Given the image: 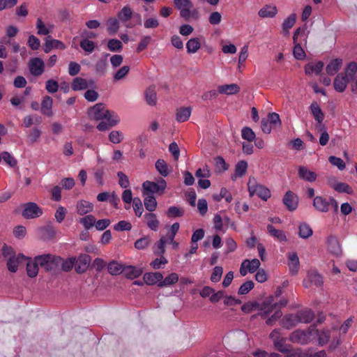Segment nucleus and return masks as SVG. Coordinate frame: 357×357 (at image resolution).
I'll return each instance as SVG.
<instances>
[{
  "mask_svg": "<svg viewBox=\"0 0 357 357\" xmlns=\"http://www.w3.org/2000/svg\"><path fill=\"white\" fill-rule=\"evenodd\" d=\"M321 275L316 271L312 270L307 272V276L303 280V286L305 288H310L313 286L321 287L323 284Z\"/></svg>",
  "mask_w": 357,
  "mask_h": 357,
  "instance_id": "9",
  "label": "nucleus"
},
{
  "mask_svg": "<svg viewBox=\"0 0 357 357\" xmlns=\"http://www.w3.org/2000/svg\"><path fill=\"white\" fill-rule=\"evenodd\" d=\"M184 211L183 208L177 207V206H170L167 211V215L169 218H177L181 217L183 215Z\"/></svg>",
  "mask_w": 357,
  "mask_h": 357,
  "instance_id": "63",
  "label": "nucleus"
},
{
  "mask_svg": "<svg viewBox=\"0 0 357 357\" xmlns=\"http://www.w3.org/2000/svg\"><path fill=\"white\" fill-rule=\"evenodd\" d=\"M162 275L159 272L146 273L143 276L144 282L148 285L158 284L161 283Z\"/></svg>",
  "mask_w": 357,
  "mask_h": 357,
  "instance_id": "21",
  "label": "nucleus"
},
{
  "mask_svg": "<svg viewBox=\"0 0 357 357\" xmlns=\"http://www.w3.org/2000/svg\"><path fill=\"white\" fill-rule=\"evenodd\" d=\"M79 222L82 224L86 230H89L95 225L96 218L92 215H87L80 218Z\"/></svg>",
  "mask_w": 357,
  "mask_h": 357,
  "instance_id": "55",
  "label": "nucleus"
},
{
  "mask_svg": "<svg viewBox=\"0 0 357 357\" xmlns=\"http://www.w3.org/2000/svg\"><path fill=\"white\" fill-rule=\"evenodd\" d=\"M142 273V270L132 266H127L124 267L123 274L128 279H135L138 278Z\"/></svg>",
  "mask_w": 357,
  "mask_h": 357,
  "instance_id": "39",
  "label": "nucleus"
},
{
  "mask_svg": "<svg viewBox=\"0 0 357 357\" xmlns=\"http://www.w3.org/2000/svg\"><path fill=\"white\" fill-rule=\"evenodd\" d=\"M93 208V204L86 200H79L76 204V211L79 215H84L92 212Z\"/></svg>",
  "mask_w": 357,
  "mask_h": 357,
  "instance_id": "28",
  "label": "nucleus"
},
{
  "mask_svg": "<svg viewBox=\"0 0 357 357\" xmlns=\"http://www.w3.org/2000/svg\"><path fill=\"white\" fill-rule=\"evenodd\" d=\"M107 30L109 34L116 33L119 29V22L116 18H109L107 21Z\"/></svg>",
  "mask_w": 357,
  "mask_h": 357,
  "instance_id": "53",
  "label": "nucleus"
},
{
  "mask_svg": "<svg viewBox=\"0 0 357 357\" xmlns=\"http://www.w3.org/2000/svg\"><path fill=\"white\" fill-rule=\"evenodd\" d=\"M317 337L319 344L321 346L330 343L331 348H335L340 344V333L335 328L318 332Z\"/></svg>",
  "mask_w": 357,
  "mask_h": 357,
  "instance_id": "3",
  "label": "nucleus"
},
{
  "mask_svg": "<svg viewBox=\"0 0 357 357\" xmlns=\"http://www.w3.org/2000/svg\"><path fill=\"white\" fill-rule=\"evenodd\" d=\"M278 304L276 302H274L273 296H270L261 305H259L260 314L262 317H266L275 310Z\"/></svg>",
  "mask_w": 357,
  "mask_h": 357,
  "instance_id": "12",
  "label": "nucleus"
},
{
  "mask_svg": "<svg viewBox=\"0 0 357 357\" xmlns=\"http://www.w3.org/2000/svg\"><path fill=\"white\" fill-rule=\"evenodd\" d=\"M349 81L343 73H339L335 78L333 86L336 91L342 93L345 91Z\"/></svg>",
  "mask_w": 357,
  "mask_h": 357,
  "instance_id": "30",
  "label": "nucleus"
},
{
  "mask_svg": "<svg viewBox=\"0 0 357 357\" xmlns=\"http://www.w3.org/2000/svg\"><path fill=\"white\" fill-rule=\"evenodd\" d=\"M104 119L107 120V122L110 126L114 127L120 122L119 116L113 111H110L107 109Z\"/></svg>",
  "mask_w": 357,
  "mask_h": 357,
  "instance_id": "49",
  "label": "nucleus"
},
{
  "mask_svg": "<svg viewBox=\"0 0 357 357\" xmlns=\"http://www.w3.org/2000/svg\"><path fill=\"white\" fill-rule=\"evenodd\" d=\"M24 264H26V273L28 276L30 278L36 277L38 273V265H40L36 260V257L34 259L26 258Z\"/></svg>",
  "mask_w": 357,
  "mask_h": 357,
  "instance_id": "31",
  "label": "nucleus"
},
{
  "mask_svg": "<svg viewBox=\"0 0 357 357\" xmlns=\"http://www.w3.org/2000/svg\"><path fill=\"white\" fill-rule=\"evenodd\" d=\"M90 84L92 85L93 82L92 81L88 82L86 79L77 77L73 79L71 88L73 91L85 90L89 87Z\"/></svg>",
  "mask_w": 357,
  "mask_h": 357,
  "instance_id": "27",
  "label": "nucleus"
},
{
  "mask_svg": "<svg viewBox=\"0 0 357 357\" xmlns=\"http://www.w3.org/2000/svg\"><path fill=\"white\" fill-rule=\"evenodd\" d=\"M298 324L299 321L296 314H289L282 319V326L287 329L295 327Z\"/></svg>",
  "mask_w": 357,
  "mask_h": 357,
  "instance_id": "48",
  "label": "nucleus"
},
{
  "mask_svg": "<svg viewBox=\"0 0 357 357\" xmlns=\"http://www.w3.org/2000/svg\"><path fill=\"white\" fill-rule=\"evenodd\" d=\"M108 137L109 141L113 144H119L124 139L123 132L119 130H112L109 132Z\"/></svg>",
  "mask_w": 357,
  "mask_h": 357,
  "instance_id": "60",
  "label": "nucleus"
},
{
  "mask_svg": "<svg viewBox=\"0 0 357 357\" xmlns=\"http://www.w3.org/2000/svg\"><path fill=\"white\" fill-rule=\"evenodd\" d=\"M36 26L37 29V33L38 35L47 36L54 29L53 24H45L41 18L38 17L36 20Z\"/></svg>",
  "mask_w": 357,
  "mask_h": 357,
  "instance_id": "33",
  "label": "nucleus"
},
{
  "mask_svg": "<svg viewBox=\"0 0 357 357\" xmlns=\"http://www.w3.org/2000/svg\"><path fill=\"white\" fill-rule=\"evenodd\" d=\"M155 168L159 174L165 177L168 176L170 172L167 162L162 159H159L156 161Z\"/></svg>",
  "mask_w": 357,
  "mask_h": 357,
  "instance_id": "54",
  "label": "nucleus"
},
{
  "mask_svg": "<svg viewBox=\"0 0 357 357\" xmlns=\"http://www.w3.org/2000/svg\"><path fill=\"white\" fill-rule=\"evenodd\" d=\"M240 87L236 84H223L218 87V93L226 95H233L237 93Z\"/></svg>",
  "mask_w": 357,
  "mask_h": 357,
  "instance_id": "37",
  "label": "nucleus"
},
{
  "mask_svg": "<svg viewBox=\"0 0 357 357\" xmlns=\"http://www.w3.org/2000/svg\"><path fill=\"white\" fill-rule=\"evenodd\" d=\"M296 17L295 14H291L282 24L283 31L288 34L289 30L294 25Z\"/></svg>",
  "mask_w": 357,
  "mask_h": 357,
  "instance_id": "61",
  "label": "nucleus"
},
{
  "mask_svg": "<svg viewBox=\"0 0 357 357\" xmlns=\"http://www.w3.org/2000/svg\"><path fill=\"white\" fill-rule=\"evenodd\" d=\"M310 109L314 120L318 123L319 126L322 128L321 123L324 119V114L320 105L317 102H313L310 106Z\"/></svg>",
  "mask_w": 357,
  "mask_h": 357,
  "instance_id": "26",
  "label": "nucleus"
},
{
  "mask_svg": "<svg viewBox=\"0 0 357 357\" xmlns=\"http://www.w3.org/2000/svg\"><path fill=\"white\" fill-rule=\"evenodd\" d=\"M91 259L89 255H82L77 260L75 259V268L77 273H84L88 268Z\"/></svg>",
  "mask_w": 357,
  "mask_h": 357,
  "instance_id": "16",
  "label": "nucleus"
},
{
  "mask_svg": "<svg viewBox=\"0 0 357 357\" xmlns=\"http://www.w3.org/2000/svg\"><path fill=\"white\" fill-rule=\"evenodd\" d=\"M26 261V257L23 255H17L10 257L8 259L7 266L10 272L15 273L17 271L20 266L24 265Z\"/></svg>",
  "mask_w": 357,
  "mask_h": 357,
  "instance_id": "13",
  "label": "nucleus"
},
{
  "mask_svg": "<svg viewBox=\"0 0 357 357\" xmlns=\"http://www.w3.org/2000/svg\"><path fill=\"white\" fill-rule=\"evenodd\" d=\"M167 187L166 181L160 178L157 180L156 182H152L149 181H146L144 182L142 184L143 193L149 194V193H160L162 194Z\"/></svg>",
  "mask_w": 357,
  "mask_h": 357,
  "instance_id": "6",
  "label": "nucleus"
},
{
  "mask_svg": "<svg viewBox=\"0 0 357 357\" xmlns=\"http://www.w3.org/2000/svg\"><path fill=\"white\" fill-rule=\"evenodd\" d=\"M107 47L111 52H120L122 48V43L118 39H110L107 43Z\"/></svg>",
  "mask_w": 357,
  "mask_h": 357,
  "instance_id": "62",
  "label": "nucleus"
},
{
  "mask_svg": "<svg viewBox=\"0 0 357 357\" xmlns=\"http://www.w3.org/2000/svg\"><path fill=\"white\" fill-rule=\"evenodd\" d=\"M190 107H180L176 111V118L178 122H185L188 120L191 115Z\"/></svg>",
  "mask_w": 357,
  "mask_h": 357,
  "instance_id": "40",
  "label": "nucleus"
},
{
  "mask_svg": "<svg viewBox=\"0 0 357 357\" xmlns=\"http://www.w3.org/2000/svg\"><path fill=\"white\" fill-rule=\"evenodd\" d=\"M41 136V131L38 128H33L31 130H29L28 135H27V139L29 143L30 144H34L39 141Z\"/></svg>",
  "mask_w": 357,
  "mask_h": 357,
  "instance_id": "56",
  "label": "nucleus"
},
{
  "mask_svg": "<svg viewBox=\"0 0 357 357\" xmlns=\"http://www.w3.org/2000/svg\"><path fill=\"white\" fill-rule=\"evenodd\" d=\"M144 204L147 211L153 212L156 209L157 201L153 195H148L144 199Z\"/></svg>",
  "mask_w": 357,
  "mask_h": 357,
  "instance_id": "57",
  "label": "nucleus"
},
{
  "mask_svg": "<svg viewBox=\"0 0 357 357\" xmlns=\"http://www.w3.org/2000/svg\"><path fill=\"white\" fill-rule=\"evenodd\" d=\"M326 243L327 249L331 253L335 255L341 254V247L336 237L333 236H328L326 240Z\"/></svg>",
  "mask_w": 357,
  "mask_h": 357,
  "instance_id": "25",
  "label": "nucleus"
},
{
  "mask_svg": "<svg viewBox=\"0 0 357 357\" xmlns=\"http://www.w3.org/2000/svg\"><path fill=\"white\" fill-rule=\"evenodd\" d=\"M278 13L277 7L273 4H266L258 12V15L262 18H272Z\"/></svg>",
  "mask_w": 357,
  "mask_h": 357,
  "instance_id": "29",
  "label": "nucleus"
},
{
  "mask_svg": "<svg viewBox=\"0 0 357 357\" xmlns=\"http://www.w3.org/2000/svg\"><path fill=\"white\" fill-rule=\"evenodd\" d=\"M330 185L337 192H347L348 194H351L352 192L350 186L345 183L337 182L336 181H330Z\"/></svg>",
  "mask_w": 357,
  "mask_h": 357,
  "instance_id": "47",
  "label": "nucleus"
},
{
  "mask_svg": "<svg viewBox=\"0 0 357 357\" xmlns=\"http://www.w3.org/2000/svg\"><path fill=\"white\" fill-rule=\"evenodd\" d=\"M42 214V208L34 202H28L23 205L22 215L26 219L36 218Z\"/></svg>",
  "mask_w": 357,
  "mask_h": 357,
  "instance_id": "7",
  "label": "nucleus"
},
{
  "mask_svg": "<svg viewBox=\"0 0 357 357\" xmlns=\"http://www.w3.org/2000/svg\"><path fill=\"white\" fill-rule=\"evenodd\" d=\"M324 66V63L320 61L308 63L304 67L305 73L307 75H319L322 71Z\"/></svg>",
  "mask_w": 357,
  "mask_h": 357,
  "instance_id": "22",
  "label": "nucleus"
},
{
  "mask_svg": "<svg viewBox=\"0 0 357 357\" xmlns=\"http://www.w3.org/2000/svg\"><path fill=\"white\" fill-rule=\"evenodd\" d=\"M318 331L311 326L307 331L296 330L289 336V340L294 343L307 344L317 338Z\"/></svg>",
  "mask_w": 357,
  "mask_h": 357,
  "instance_id": "2",
  "label": "nucleus"
},
{
  "mask_svg": "<svg viewBox=\"0 0 357 357\" xmlns=\"http://www.w3.org/2000/svg\"><path fill=\"white\" fill-rule=\"evenodd\" d=\"M298 176L301 179L310 183L315 181L317 177L315 172L311 171L305 166L298 167Z\"/></svg>",
  "mask_w": 357,
  "mask_h": 357,
  "instance_id": "19",
  "label": "nucleus"
},
{
  "mask_svg": "<svg viewBox=\"0 0 357 357\" xmlns=\"http://www.w3.org/2000/svg\"><path fill=\"white\" fill-rule=\"evenodd\" d=\"M80 47L88 54L93 52L96 47V44L88 38H83L80 41Z\"/></svg>",
  "mask_w": 357,
  "mask_h": 357,
  "instance_id": "58",
  "label": "nucleus"
},
{
  "mask_svg": "<svg viewBox=\"0 0 357 357\" xmlns=\"http://www.w3.org/2000/svg\"><path fill=\"white\" fill-rule=\"evenodd\" d=\"M145 98L146 103L151 106H155L157 103V95L155 88L149 87L145 91Z\"/></svg>",
  "mask_w": 357,
  "mask_h": 357,
  "instance_id": "46",
  "label": "nucleus"
},
{
  "mask_svg": "<svg viewBox=\"0 0 357 357\" xmlns=\"http://www.w3.org/2000/svg\"><path fill=\"white\" fill-rule=\"evenodd\" d=\"M303 31L301 28L297 29L294 34L293 40L294 47L293 50L294 56L298 60H303L305 58V53L301 45L298 43V38L300 33Z\"/></svg>",
  "mask_w": 357,
  "mask_h": 357,
  "instance_id": "14",
  "label": "nucleus"
},
{
  "mask_svg": "<svg viewBox=\"0 0 357 357\" xmlns=\"http://www.w3.org/2000/svg\"><path fill=\"white\" fill-rule=\"evenodd\" d=\"M357 73V63L356 62H350L347 64L344 69V72L342 73L345 77L350 82L354 79Z\"/></svg>",
  "mask_w": 357,
  "mask_h": 357,
  "instance_id": "43",
  "label": "nucleus"
},
{
  "mask_svg": "<svg viewBox=\"0 0 357 357\" xmlns=\"http://www.w3.org/2000/svg\"><path fill=\"white\" fill-rule=\"evenodd\" d=\"M330 197L316 196L313 199V206L319 212L327 213L329 211Z\"/></svg>",
  "mask_w": 357,
  "mask_h": 357,
  "instance_id": "15",
  "label": "nucleus"
},
{
  "mask_svg": "<svg viewBox=\"0 0 357 357\" xmlns=\"http://www.w3.org/2000/svg\"><path fill=\"white\" fill-rule=\"evenodd\" d=\"M342 60L341 59H333L326 66V70L328 75H335L342 68Z\"/></svg>",
  "mask_w": 357,
  "mask_h": 357,
  "instance_id": "34",
  "label": "nucleus"
},
{
  "mask_svg": "<svg viewBox=\"0 0 357 357\" xmlns=\"http://www.w3.org/2000/svg\"><path fill=\"white\" fill-rule=\"evenodd\" d=\"M312 229L308 224L302 222L298 225V235L300 238L306 239L312 236Z\"/></svg>",
  "mask_w": 357,
  "mask_h": 357,
  "instance_id": "42",
  "label": "nucleus"
},
{
  "mask_svg": "<svg viewBox=\"0 0 357 357\" xmlns=\"http://www.w3.org/2000/svg\"><path fill=\"white\" fill-rule=\"evenodd\" d=\"M297 317V319H298L299 323H309L314 318V314L313 312L310 310H304L298 312L296 314Z\"/></svg>",
  "mask_w": 357,
  "mask_h": 357,
  "instance_id": "50",
  "label": "nucleus"
},
{
  "mask_svg": "<svg viewBox=\"0 0 357 357\" xmlns=\"http://www.w3.org/2000/svg\"><path fill=\"white\" fill-rule=\"evenodd\" d=\"M53 100L50 96H45L41 103V112L45 116H52Z\"/></svg>",
  "mask_w": 357,
  "mask_h": 357,
  "instance_id": "36",
  "label": "nucleus"
},
{
  "mask_svg": "<svg viewBox=\"0 0 357 357\" xmlns=\"http://www.w3.org/2000/svg\"><path fill=\"white\" fill-rule=\"evenodd\" d=\"M328 161L331 165L337 167L340 171L344 170L346 167L344 162L340 158L331 155L328 158Z\"/></svg>",
  "mask_w": 357,
  "mask_h": 357,
  "instance_id": "64",
  "label": "nucleus"
},
{
  "mask_svg": "<svg viewBox=\"0 0 357 357\" xmlns=\"http://www.w3.org/2000/svg\"><path fill=\"white\" fill-rule=\"evenodd\" d=\"M167 229L166 235L161 236L153 245V252L158 255H162L165 252V246L168 244V227Z\"/></svg>",
  "mask_w": 357,
  "mask_h": 357,
  "instance_id": "24",
  "label": "nucleus"
},
{
  "mask_svg": "<svg viewBox=\"0 0 357 357\" xmlns=\"http://www.w3.org/2000/svg\"><path fill=\"white\" fill-rule=\"evenodd\" d=\"M148 227L153 231H157L160 222L156 218V215L153 213H146L145 215Z\"/></svg>",
  "mask_w": 357,
  "mask_h": 357,
  "instance_id": "45",
  "label": "nucleus"
},
{
  "mask_svg": "<svg viewBox=\"0 0 357 357\" xmlns=\"http://www.w3.org/2000/svg\"><path fill=\"white\" fill-rule=\"evenodd\" d=\"M248 169V163L244 161H240L238 162L235 167V172L231 176V179L233 181H236V179L242 177L247 172Z\"/></svg>",
  "mask_w": 357,
  "mask_h": 357,
  "instance_id": "38",
  "label": "nucleus"
},
{
  "mask_svg": "<svg viewBox=\"0 0 357 357\" xmlns=\"http://www.w3.org/2000/svg\"><path fill=\"white\" fill-rule=\"evenodd\" d=\"M124 267L125 266L121 264L116 261H112L108 265V271L113 275H119L123 273Z\"/></svg>",
  "mask_w": 357,
  "mask_h": 357,
  "instance_id": "52",
  "label": "nucleus"
},
{
  "mask_svg": "<svg viewBox=\"0 0 357 357\" xmlns=\"http://www.w3.org/2000/svg\"><path fill=\"white\" fill-rule=\"evenodd\" d=\"M186 49L188 54H195L201 48V40L199 38L195 37L189 39L186 43Z\"/></svg>",
  "mask_w": 357,
  "mask_h": 357,
  "instance_id": "35",
  "label": "nucleus"
},
{
  "mask_svg": "<svg viewBox=\"0 0 357 357\" xmlns=\"http://www.w3.org/2000/svg\"><path fill=\"white\" fill-rule=\"evenodd\" d=\"M178 275L176 273H172L167 275L165 279H162L161 283L159 284L160 287H164L172 285L178 281Z\"/></svg>",
  "mask_w": 357,
  "mask_h": 357,
  "instance_id": "51",
  "label": "nucleus"
},
{
  "mask_svg": "<svg viewBox=\"0 0 357 357\" xmlns=\"http://www.w3.org/2000/svg\"><path fill=\"white\" fill-rule=\"evenodd\" d=\"M66 45L60 40L53 39L48 36L45 39V43L44 47V51L46 53H49L53 49L64 50Z\"/></svg>",
  "mask_w": 357,
  "mask_h": 357,
  "instance_id": "23",
  "label": "nucleus"
},
{
  "mask_svg": "<svg viewBox=\"0 0 357 357\" xmlns=\"http://www.w3.org/2000/svg\"><path fill=\"white\" fill-rule=\"evenodd\" d=\"M36 260L40 266L47 271L56 269L61 263V258L60 257L51 255L37 256Z\"/></svg>",
  "mask_w": 357,
  "mask_h": 357,
  "instance_id": "5",
  "label": "nucleus"
},
{
  "mask_svg": "<svg viewBox=\"0 0 357 357\" xmlns=\"http://www.w3.org/2000/svg\"><path fill=\"white\" fill-rule=\"evenodd\" d=\"M287 258L290 273L296 275L300 268V261L298 255L295 252H291L287 254Z\"/></svg>",
  "mask_w": 357,
  "mask_h": 357,
  "instance_id": "17",
  "label": "nucleus"
},
{
  "mask_svg": "<svg viewBox=\"0 0 357 357\" xmlns=\"http://www.w3.org/2000/svg\"><path fill=\"white\" fill-rule=\"evenodd\" d=\"M180 225L178 222H174L168 227V243L172 245L174 249L178 248V243L174 241V238L179 230Z\"/></svg>",
  "mask_w": 357,
  "mask_h": 357,
  "instance_id": "32",
  "label": "nucleus"
},
{
  "mask_svg": "<svg viewBox=\"0 0 357 357\" xmlns=\"http://www.w3.org/2000/svg\"><path fill=\"white\" fill-rule=\"evenodd\" d=\"M267 230L271 236L275 238L279 241H287V236L283 231L275 229L272 225L267 226Z\"/></svg>",
  "mask_w": 357,
  "mask_h": 357,
  "instance_id": "41",
  "label": "nucleus"
},
{
  "mask_svg": "<svg viewBox=\"0 0 357 357\" xmlns=\"http://www.w3.org/2000/svg\"><path fill=\"white\" fill-rule=\"evenodd\" d=\"M283 202L287 208L292 211L297 208L298 204V197L291 191L286 192L283 198Z\"/></svg>",
  "mask_w": 357,
  "mask_h": 357,
  "instance_id": "20",
  "label": "nucleus"
},
{
  "mask_svg": "<svg viewBox=\"0 0 357 357\" xmlns=\"http://www.w3.org/2000/svg\"><path fill=\"white\" fill-rule=\"evenodd\" d=\"M241 137L243 139L247 140L249 142H252L256 139L255 133L249 127L243 128L241 130Z\"/></svg>",
  "mask_w": 357,
  "mask_h": 357,
  "instance_id": "59",
  "label": "nucleus"
},
{
  "mask_svg": "<svg viewBox=\"0 0 357 357\" xmlns=\"http://www.w3.org/2000/svg\"><path fill=\"white\" fill-rule=\"evenodd\" d=\"M261 265L258 259H245L241 262L239 272L242 276H245L248 273H253L257 271Z\"/></svg>",
  "mask_w": 357,
  "mask_h": 357,
  "instance_id": "8",
  "label": "nucleus"
},
{
  "mask_svg": "<svg viewBox=\"0 0 357 357\" xmlns=\"http://www.w3.org/2000/svg\"><path fill=\"white\" fill-rule=\"evenodd\" d=\"M107 108L104 105L98 103L91 107L88 111L89 117L92 120H104Z\"/></svg>",
  "mask_w": 357,
  "mask_h": 357,
  "instance_id": "11",
  "label": "nucleus"
},
{
  "mask_svg": "<svg viewBox=\"0 0 357 357\" xmlns=\"http://www.w3.org/2000/svg\"><path fill=\"white\" fill-rule=\"evenodd\" d=\"M133 12L128 6H124L118 13L119 20L123 23L128 22L132 17Z\"/></svg>",
  "mask_w": 357,
  "mask_h": 357,
  "instance_id": "44",
  "label": "nucleus"
},
{
  "mask_svg": "<svg viewBox=\"0 0 357 357\" xmlns=\"http://www.w3.org/2000/svg\"><path fill=\"white\" fill-rule=\"evenodd\" d=\"M258 357H280L278 354L272 353L271 354L266 353H257ZM289 357H328L324 351L312 352L310 349L302 350L301 349H295L289 352Z\"/></svg>",
  "mask_w": 357,
  "mask_h": 357,
  "instance_id": "4",
  "label": "nucleus"
},
{
  "mask_svg": "<svg viewBox=\"0 0 357 357\" xmlns=\"http://www.w3.org/2000/svg\"><path fill=\"white\" fill-rule=\"evenodd\" d=\"M248 190L250 197L255 195L263 201H267L271 197V192L266 186L259 183L255 177L250 176L248 182Z\"/></svg>",
  "mask_w": 357,
  "mask_h": 357,
  "instance_id": "1",
  "label": "nucleus"
},
{
  "mask_svg": "<svg viewBox=\"0 0 357 357\" xmlns=\"http://www.w3.org/2000/svg\"><path fill=\"white\" fill-rule=\"evenodd\" d=\"M29 68L32 75L40 76L44 73L45 63L40 58H31L29 62Z\"/></svg>",
  "mask_w": 357,
  "mask_h": 357,
  "instance_id": "10",
  "label": "nucleus"
},
{
  "mask_svg": "<svg viewBox=\"0 0 357 357\" xmlns=\"http://www.w3.org/2000/svg\"><path fill=\"white\" fill-rule=\"evenodd\" d=\"M176 7L180 10L181 15L183 17H189L192 4L189 0H174Z\"/></svg>",
  "mask_w": 357,
  "mask_h": 357,
  "instance_id": "18",
  "label": "nucleus"
}]
</instances>
